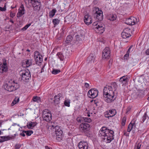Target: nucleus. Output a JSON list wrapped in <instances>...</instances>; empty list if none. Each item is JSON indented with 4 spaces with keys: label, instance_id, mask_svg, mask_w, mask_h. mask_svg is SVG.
Here are the masks:
<instances>
[{
    "label": "nucleus",
    "instance_id": "1",
    "mask_svg": "<svg viewBox=\"0 0 149 149\" xmlns=\"http://www.w3.org/2000/svg\"><path fill=\"white\" fill-rule=\"evenodd\" d=\"M113 131L109 130L105 127H103L100 130L99 134L104 136L103 140L107 143H109L113 139Z\"/></svg>",
    "mask_w": 149,
    "mask_h": 149
},
{
    "label": "nucleus",
    "instance_id": "2",
    "mask_svg": "<svg viewBox=\"0 0 149 149\" xmlns=\"http://www.w3.org/2000/svg\"><path fill=\"white\" fill-rule=\"evenodd\" d=\"M104 100L107 102L110 103L115 99L114 97V92L109 86L106 85L104 88L103 93Z\"/></svg>",
    "mask_w": 149,
    "mask_h": 149
},
{
    "label": "nucleus",
    "instance_id": "3",
    "mask_svg": "<svg viewBox=\"0 0 149 149\" xmlns=\"http://www.w3.org/2000/svg\"><path fill=\"white\" fill-rule=\"evenodd\" d=\"M19 87L18 84L17 83H15L14 81L12 80L6 82L3 86L4 88L10 92L17 90Z\"/></svg>",
    "mask_w": 149,
    "mask_h": 149
},
{
    "label": "nucleus",
    "instance_id": "4",
    "mask_svg": "<svg viewBox=\"0 0 149 149\" xmlns=\"http://www.w3.org/2000/svg\"><path fill=\"white\" fill-rule=\"evenodd\" d=\"M19 74L21 76L19 79L23 80L25 82H27L28 80L31 78V75L29 70H21L19 72Z\"/></svg>",
    "mask_w": 149,
    "mask_h": 149
},
{
    "label": "nucleus",
    "instance_id": "5",
    "mask_svg": "<svg viewBox=\"0 0 149 149\" xmlns=\"http://www.w3.org/2000/svg\"><path fill=\"white\" fill-rule=\"evenodd\" d=\"M93 16L98 21H101L103 19V14L102 11L100 10L99 8L97 7L94 8L93 10Z\"/></svg>",
    "mask_w": 149,
    "mask_h": 149
},
{
    "label": "nucleus",
    "instance_id": "6",
    "mask_svg": "<svg viewBox=\"0 0 149 149\" xmlns=\"http://www.w3.org/2000/svg\"><path fill=\"white\" fill-rule=\"evenodd\" d=\"M91 126L88 123H83L79 125V129L80 131L84 133L87 136L88 134H89V130Z\"/></svg>",
    "mask_w": 149,
    "mask_h": 149
},
{
    "label": "nucleus",
    "instance_id": "7",
    "mask_svg": "<svg viewBox=\"0 0 149 149\" xmlns=\"http://www.w3.org/2000/svg\"><path fill=\"white\" fill-rule=\"evenodd\" d=\"M92 27L94 29H98L101 33H103L105 29L104 25L100 23L99 24L97 22H95L93 23Z\"/></svg>",
    "mask_w": 149,
    "mask_h": 149
},
{
    "label": "nucleus",
    "instance_id": "8",
    "mask_svg": "<svg viewBox=\"0 0 149 149\" xmlns=\"http://www.w3.org/2000/svg\"><path fill=\"white\" fill-rule=\"evenodd\" d=\"M123 20L126 24L131 25H135L138 22L137 19L133 17H131L127 19H124Z\"/></svg>",
    "mask_w": 149,
    "mask_h": 149
},
{
    "label": "nucleus",
    "instance_id": "9",
    "mask_svg": "<svg viewBox=\"0 0 149 149\" xmlns=\"http://www.w3.org/2000/svg\"><path fill=\"white\" fill-rule=\"evenodd\" d=\"M98 91L96 89H91L88 91L87 95L88 97L91 98L96 97L98 95Z\"/></svg>",
    "mask_w": 149,
    "mask_h": 149
},
{
    "label": "nucleus",
    "instance_id": "10",
    "mask_svg": "<svg viewBox=\"0 0 149 149\" xmlns=\"http://www.w3.org/2000/svg\"><path fill=\"white\" fill-rule=\"evenodd\" d=\"M130 29L129 28L125 29L122 32V37L123 38H127L131 36Z\"/></svg>",
    "mask_w": 149,
    "mask_h": 149
},
{
    "label": "nucleus",
    "instance_id": "11",
    "mask_svg": "<svg viewBox=\"0 0 149 149\" xmlns=\"http://www.w3.org/2000/svg\"><path fill=\"white\" fill-rule=\"evenodd\" d=\"M110 56V51L108 47H106L104 49L102 53V56L104 58H109Z\"/></svg>",
    "mask_w": 149,
    "mask_h": 149
},
{
    "label": "nucleus",
    "instance_id": "12",
    "mask_svg": "<svg viewBox=\"0 0 149 149\" xmlns=\"http://www.w3.org/2000/svg\"><path fill=\"white\" fill-rule=\"evenodd\" d=\"M3 64H0V74L6 72L8 70L7 64L6 61L3 62Z\"/></svg>",
    "mask_w": 149,
    "mask_h": 149
},
{
    "label": "nucleus",
    "instance_id": "13",
    "mask_svg": "<svg viewBox=\"0 0 149 149\" xmlns=\"http://www.w3.org/2000/svg\"><path fill=\"white\" fill-rule=\"evenodd\" d=\"M116 111L115 109L109 110V111H106L105 113V116L106 118H109L113 117L116 113Z\"/></svg>",
    "mask_w": 149,
    "mask_h": 149
},
{
    "label": "nucleus",
    "instance_id": "14",
    "mask_svg": "<svg viewBox=\"0 0 149 149\" xmlns=\"http://www.w3.org/2000/svg\"><path fill=\"white\" fill-rule=\"evenodd\" d=\"M78 146L79 149H88V144L86 142H80L79 143Z\"/></svg>",
    "mask_w": 149,
    "mask_h": 149
},
{
    "label": "nucleus",
    "instance_id": "15",
    "mask_svg": "<svg viewBox=\"0 0 149 149\" xmlns=\"http://www.w3.org/2000/svg\"><path fill=\"white\" fill-rule=\"evenodd\" d=\"M135 119H133L131 123L129 125L127 129V131L130 132L131 130L133 129L134 128V129L136 127V124H135Z\"/></svg>",
    "mask_w": 149,
    "mask_h": 149
},
{
    "label": "nucleus",
    "instance_id": "16",
    "mask_svg": "<svg viewBox=\"0 0 149 149\" xmlns=\"http://www.w3.org/2000/svg\"><path fill=\"white\" fill-rule=\"evenodd\" d=\"M84 20L85 24L88 25L92 23V19L91 17L88 15H85Z\"/></svg>",
    "mask_w": 149,
    "mask_h": 149
},
{
    "label": "nucleus",
    "instance_id": "17",
    "mask_svg": "<svg viewBox=\"0 0 149 149\" xmlns=\"http://www.w3.org/2000/svg\"><path fill=\"white\" fill-rule=\"evenodd\" d=\"M52 127L54 128V131L56 134H59V133H60L61 132H63L61 128L59 126L57 125L54 127L53 125H52Z\"/></svg>",
    "mask_w": 149,
    "mask_h": 149
},
{
    "label": "nucleus",
    "instance_id": "18",
    "mask_svg": "<svg viewBox=\"0 0 149 149\" xmlns=\"http://www.w3.org/2000/svg\"><path fill=\"white\" fill-rule=\"evenodd\" d=\"M75 18V16L74 14H70L66 17V18L68 19L69 22L73 21Z\"/></svg>",
    "mask_w": 149,
    "mask_h": 149
},
{
    "label": "nucleus",
    "instance_id": "19",
    "mask_svg": "<svg viewBox=\"0 0 149 149\" xmlns=\"http://www.w3.org/2000/svg\"><path fill=\"white\" fill-rule=\"evenodd\" d=\"M43 119L44 120L46 121L47 122L50 121L52 119V114H49L48 115H45L44 116H42Z\"/></svg>",
    "mask_w": 149,
    "mask_h": 149
},
{
    "label": "nucleus",
    "instance_id": "20",
    "mask_svg": "<svg viewBox=\"0 0 149 149\" xmlns=\"http://www.w3.org/2000/svg\"><path fill=\"white\" fill-rule=\"evenodd\" d=\"M56 139L58 141H61L62 139L63 136V132H61L59 134H56Z\"/></svg>",
    "mask_w": 149,
    "mask_h": 149
},
{
    "label": "nucleus",
    "instance_id": "21",
    "mask_svg": "<svg viewBox=\"0 0 149 149\" xmlns=\"http://www.w3.org/2000/svg\"><path fill=\"white\" fill-rule=\"evenodd\" d=\"M57 56L61 61H63L65 58V57L64 56L63 54L61 52H58L57 53Z\"/></svg>",
    "mask_w": 149,
    "mask_h": 149
},
{
    "label": "nucleus",
    "instance_id": "22",
    "mask_svg": "<svg viewBox=\"0 0 149 149\" xmlns=\"http://www.w3.org/2000/svg\"><path fill=\"white\" fill-rule=\"evenodd\" d=\"M116 15L113 14H110L108 16V18L109 20L113 21L116 19Z\"/></svg>",
    "mask_w": 149,
    "mask_h": 149
},
{
    "label": "nucleus",
    "instance_id": "23",
    "mask_svg": "<svg viewBox=\"0 0 149 149\" xmlns=\"http://www.w3.org/2000/svg\"><path fill=\"white\" fill-rule=\"evenodd\" d=\"M122 83H123V84H125L127 82H128V80L127 75L122 77Z\"/></svg>",
    "mask_w": 149,
    "mask_h": 149
},
{
    "label": "nucleus",
    "instance_id": "24",
    "mask_svg": "<svg viewBox=\"0 0 149 149\" xmlns=\"http://www.w3.org/2000/svg\"><path fill=\"white\" fill-rule=\"evenodd\" d=\"M56 9H53L50 11L49 13V17H53L55 15V13L56 12Z\"/></svg>",
    "mask_w": 149,
    "mask_h": 149
},
{
    "label": "nucleus",
    "instance_id": "25",
    "mask_svg": "<svg viewBox=\"0 0 149 149\" xmlns=\"http://www.w3.org/2000/svg\"><path fill=\"white\" fill-rule=\"evenodd\" d=\"M109 87H111V89H113V91H114L116 90L117 85L116 83L114 82L111 83V85L109 86Z\"/></svg>",
    "mask_w": 149,
    "mask_h": 149
},
{
    "label": "nucleus",
    "instance_id": "26",
    "mask_svg": "<svg viewBox=\"0 0 149 149\" xmlns=\"http://www.w3.org/2000/svg\"><path fill=\"white\" fill-rule=\"evenodd\" d=\"M24 5L23 4L21 5L20 8L19 9L18 12L20 13L24 14Z\"/></svg>",
    "mask_w": 149,
    "mask_h": 149
},
{
    "label": "nucleus",
    "instance_id": "27",
    "mask_svg": "<svg viewBox=\"0 0 149 149\" xmlns=\"http://www.w3.org/2000/svg\"><path fill=\"white\" fill-rule=\"evenodd\" d=\"M33 60L32 59H28L26 60L25 62V64L26 67H29L32 65Z\"/></svg>",
    "mask_w": 149,
    "mask_h": 149
},
{
    "label": "nucleus",
    "instance_id": "28",
    "mask_svg": "<svg viewBox=\"0 0 149 149\" xmlns=\"http://www.w3.org/2000/svg\"><path fill=\"white\" fill-rule=\"evenodd\" d=\"M73 39V37L71 35H69L67 36L66 40L65 41L66 43L68 44Z\"/></svg>",
    "mask_w": 149,
    "mask_h": 149
},
{
    "label": "nucleus",
    "instance_id": "29",
    "mask_svg": "<svg viewBox=\"0 0 149 149\" xmlns=\"http://www.w3.org/2000/svg\"><path fill=\"white\" fill-rule=\"evenodd\" d=\"M35 59L37 64L38 63H40L42 61V55L38 57V58H36Z\"/></svg>",
    "mask_w": 149,
    "mask_h": 149
},
{
    "label": "nucleus",
    "instance_id": "30",
    "mask_svg": "<svg viewBox=\"0 0 149 149\" xmlns=\"http://www.w3.org/2000/svg\"><path fill=\"white\" fill-rule=\"evenodd\" d=\"M49 114H51V112L50 111L47 109H45L42 112V116H44L45 115H48Z\"/></svg>",
    "mask_w": 149,
    "mask_h": 149
},
{
    "label": "nucleus",
    "instance_id": "31",
    "mask_svg": "<svg viewBox=\"0 0 149 149\" xmlns=\"http://www.w3.org/2000/svg\"><path fill=\"white\" fill-rule=\"evenodd\" d=\"M19 97H16L13 101L11 103V105L13 106L15 104H16L19 101Z\"/></svg>",
    "mask_w": 149,
    "mask_h": 149
},
{
    "label": "nucleus",
    "instance_id": "32",
    "mask_svg": "<svg viewBox=\"0 0 149 149\" xmlns=\"http://www.w3.org/2000/svg\"><path fill=\"white\" fill-rule=\"evenodd\" d=\"M76 39L77 41H81L82 38H83V35H76L75 36Z\"/></svg>",
    "mask_w": 149,
    "mask_h": 149
},
{
    "label": "nucleus",
    "instance_id": "33",
    "mask_svg": "<svg viewBox=\"0 0 149 149\" xmlns=\"http://www.w3.org/2000/svg\"><path fill=\"white\" fill-rule=\"evenodd\" d=\"M95 59V57L93 54L90 55L88 58V60L90 61H94Z\"/></svg>",
    "mask_w": 149,
    "mask_h": 149
},
{
    "label": "nucleus",
    "instance_id": "34",
    "mask_svg": "<svg viewBox=\"0 0 149 149\" xmlns=\"http://www.w3.org/2000/svg\"><path fill=\"white\" fill-rule=\"evenodd\" d=\"M141 146V143H136L134 146V149H140Z\"/></svg>",
    "mask_w": 149,
    "mask_h": 149
},
{
    "label": "nucleus",
    "instance_id": "35",
    "mask_svg": "<svg viewBox=\"0 0 149 149\" xmlns=\"http://www.w3.org/2000/svg\"><path fill=\"white\" fill-rule=\"evenodd\" d=\"M60 21L58 19H54L53 20V23L54 25H56L59 23Z\"/></svg>",
    "mask_w": 149,
    "mask_h": 149
},
{
    "label": "nucleus",
    "instance_id": "36",
    "mask_svg": "<svg viewBox=\"0 0 149 149\" xmlns=\"http://www.w3.org/2000/svg\"><path fill=\"white\" fill-rule=\"evenodd\" d=\"M1 138L2 139H1L0 140V142H2L5 141H7L9 139V137L7 136H1Z\"/></svg>",
    "mask_w": 149,
    "mask_h": 149
},
{
    "label": "nucleus",
    "instance_id": "37",
    "mask_svg": "<svg viewBox=\"0 0 149 149\" xmlns=\"http://www.w3.org/2000/svg\"><path fill=\"white\" fill-rule=\"evenodd\" d=\"M55 99L54 101L55 104H58L59 103L60 98L54 96Z\"/></svg>",
    "mask_w": 149,
    "mask_h": 149
},
{
    "label": "nucleus",
    "instance_id": "38",
    "mask_svg": "<svg viewBox=\"0 0 149 149\" xmlns=\"http://www.w3.org/2000/svg\"><path fill=\"white\" fill-rule=\"evenodd\" d=\"M41 55L40 54L39 52L38 51H35L34 53V58H38V57Z\"/></svg>",
    "mask_w": 149,
    "mask_h": 149
},
{
    "label": "nucleus",
    "instance_id": "39",
    "mask_svg": "<svg viewBox=\"0 0 149 149\" xmlns=\"http://www.w3.org/2000/svg\"><path fill=\"white\" fill-rule=\"evenodd\" d=\"M59 70L54 69L52 71V73L53 74H57L60 72Z\"/></svg>",
    "mask_w": 149,
    "mask_h": 149
},
{
    "label": "nucleus",
    "instance_id": "40",
    "mask_svg": "<svg viewBox=\"0 0 149 149\" xmlns=\"http://www.w3.org/2000/svg\"><path fill=\"white\" fill-rule=\"evenodd\" d=\"M126 121V117L124 116L123 117L122 120V126H124L125 124Z\"/></svg>",
    "mask_w": 149,
    "mask_h": 149
},
{
    "label": "nucleus",
    "instance_id": "41",
    "mask_svg": "<svg viewBox=\"0 0 149 149\" xmlns=\"http://www.w3.org/2000/svg\"><path fill=\"white\" fill-rule=\"evenodd\" d=\"M24 132L26 135L28 136H30L33 133V132L32 130L25 131Z\"/></svg>",
    "mask_w": 149,
    "mask_h": 149
},
{
    "label": "nucleus",
    "instance_id": "42",
    "mask_svg": "<svg viewBox=\"0 0 149 149\" xmlns=\"http://www.w3.org/2000/svg\"><path fill=\"white\" fill-rule=\"evenodd\" d=\"M83 119L85 122L90 123L91 121V119L89 118H83Z\"/></svg>",
    "mask_w": 149,
    "mask_h": 149
},
{
    "label": "nucleus",
    "instance_id": "43",
    "mask_svg": "<svg viewBox=\"0 0 149 149\" xmlns=\"http://www.w3.org/2000/svg\"><path fill=\"white\" fill-rule=\"evenodd\" d=\"M70 101L68 100H66L64 101V104L65 106L69 107L70 106Z\"/></svg>",
    "mask_w": 149,
    "mask_h": 149
},
{
    "label": "nucleus",
    "instance_id": "44",
    "mask_svg": "<svg viewBox=\"0 0 149 149\" xmlns=\"http://www.w3.org/2000/svg\"><path fill=\"white\" fill-rule=\"evenodd\" d=\"M147 117L148 118V116H147V113L145 112L142 117V121L143 122L146 119Z\"/></svg>",
    "mask_w": 149,
    "mask_h": 149
},
{
    "label": "nucleus",
    "instance_id": "45",
    "mask_svg": "<svg viewBox=\"0 0 149 149\" xmlns=\"http://www.w3.org/2000/svg\"><path fill=\"white\" fill-rule=\"evenodd\" d=\"M27 126L29 129H31L32 127H33L32 123V122H30L27 123Z\"/></svg>",
    "mask_w": 149,
    "mask_h": 149
},
{
    "label": "nucleus",
    "instance_id": "46",
    "mask_svg": "<svg viewBox=\"0 0 149 149\" xmlns=\"http://www.w3.org/2000/svg\"><path fill=\"white\" fill-rule=\"evenodd\" d=\"M31 24H29L26 25L23 28L22 30L23 31H25L31 25Z\"/></svg>",
    "mask_w": 149,
    "mask_h": 149
},
{
    "label": "nucleus",
    "instance_id": "47",
    "mask_svg": "<svg viewBox=\"0 0 149 149\" xmlns=\"http://www.w3.org/2000/svg\"><path fill=\"white\" fill-rule=\"evenodd\" d=\"M40 99V98L37 96L33 97V100L34 102H38V100H39Z\"/></svg>",
    "mask_w": 149,
    "mask_h": 149
},
{
    "label": "nucleus",
    "instance_id": "48",
    "mask_svg": "<svg viewBox=\"0 0 149 149\" xmlns=\"http://www.w3.org/2000/svg\"><path fill=\"white\" fill-rule=\"evenodd\" d=\"M6 10V7L5 5L3 8L0 7V11H4Z\"/></svg>",
    "mask_w": 149,
    "mask_h": 149
},
{
    "label": "nucleus",
    "instance_id": "49",
    "mask_svg": "<svg viewBox=\"0 0 149 149\" xmlns=\"http://www.w3.org/2000/svg\"><path fill=\"white\" fill-rule=\"evenodd\" d=\"M21 146V145L19 144H16L15 146V149H19Z\"/></svg>",
    "mask_w": 149,
    "mask_h": 149
},
{
    "label": "nucleus",
    "instance_id": "50",
    "mask_svg": "<svg viewBox=\"0 0 149 149\" xmlns=\"http://www.w3.org/2000/svg\"><path fill=\"white\" fill-rule=\"evenodd\" d=\"M129 54L127 53L124 56V58L125 59H127L128 58Z\"/></svg>",
    "mask_w": 149,
    "mask_h": 149
},
{
    "label": "nucleus",
    "instance_id": "51",
    "mask_svg": "<svg viewBox=\"0 0 149 149\" xmlns=\"http://www.w3.org/2000/svg\"><path fill=\"white\" fill-rule=\"evenodd\" d=\"M113 62V60L112 59H110L109 61V67L112 65Z\"/></svg>",
    "mask_w": 149,
    "mask_h": 149
},
{
    "label": "nucleus",
    "instance_id": "52",
    "mask_svg": "<svg viewBox=\"0 0 149 149\" xmlns=\"http://www.w3.org/2000/svg\"><path fill=\"white\" fill-rule=\"evenodd\" d=\"M132 47H133L132 45H131V46H130L129 49H128V50L127 52V53H127L129 54L130 53V50Z\"/></svg>",
    "mask_w": 149,
    "mask_h": 149
},
{
    "label": "nucleus",
    "instance_id": "53",
    "mask_svg": "<svg viewBox=\"0 0 149 149\" xmlns=\"http://www.w3.org/2000/svg\"><path fill=\"white\" fill-rule=\"evenodd\" d=\"M25 131L23 130V131L22 132L20 133V134L21 136H25Z\"/></svg>",
    "mask_w": 149,
    "mask_h": 149
},
{
    "label": "nucleus",
    "instance_id": "54",
    "mask_svg": "<svg viewBox=\"0 0 149 149\" xmlns=\"http://www.w3.org/2000/svg\"><path fill=\"white\" fill-rule=\"evenodd\" d=\"M23 15V14L20 13L18 12L17 14V17L19 18L21 17Z\"/></svg>",
    "mask_w": 149,
    "mask_h": 149
},
{
    "label": "nucleus",
    "instance_id": "55",
    "mask_svg": "<svg viewBox=\"0 0 149 149\" xmlns=\"http://www.w3.org/2000/svg\"><path fill=\"white\" fill-rule=\"evenodd\" d=\"M15 15V13H13L12 12H10V16L11 17H13Z\"/></svg>",
    "mask_w": 149,
    "mask_h": 149
},
{
    "label": "nucleus",
    "instance_id": "56",
    "mask_svg": "<svg viewBox=\"0 0 149 149\" xmlns=\"http://www.w3.org/2000/svg\"><path fill=\"white\" fill-rule=\"evenodd\" d=\"M84 86H85V87L86 88H88L89 86V84L87 83H85Z\"/></svg>",
    "mask_w": 149,
    "mask_h": 149
},
{
    "label": "nucleus",
    "instance_id": "57",
    "mask_svg": "<svg viewBox=\"0 0 149 149\" xmlns=\"http://www.w3.org/2000/svg\"><path fill=\"white\" fill-rule=\"evenodd\" d=\"M55 96L56 97L58 98H60L61 97L62 94L61 93H59L58 94V95H55Z\"/></svg>",
    "mask_w": 149,
    "mask_h": 149
},
{
    "label": "nucleus",
    "instance_id": "58",
    "mask_svg": "<svg viewBox=\"0 0 149 149\" xmlns=\"http://www.w3.org/2000/svg\"><path fill=\"white\" fill-rule=\"evenodd\" d=\"M32 123L33 127H34L37 124V123L36 122H32Z\"/></svg>",
    "mask_w": 149,
    "mask_h": 149
},
{
    "label": "nucleus",
    "instance_id": "59",
    "mask_svg": "<svg viewBox=\"0 0 149 149\" xmlns=\"http://www.w3.org/2000/svg\"><path fill=\"white\" fill-rule=\"evenodd\" d=\"M124 135L126 136H128L129 135V133H127V132H124Z\"/></svg>",
    "mask_w": 149,
    "mask_h": 149
},
{
    "label": "nucleus",
    "instance_id": "60",
    "mask_svg": "<svg viewBox=\"0 0 149 149\" xmlns=\"http://www.w3.org/2000/svg\"><path fill=\"white\" fill-rule=\"evenodd\" d=\"M146 53L147 55H149V49H147L146 52Z\"/></svg>",
    "mask_w": 149,
    "mask_h": 149
},
{
    "label": "nucleus",
    "instance_id": "61",
    "mask_svg": "<svg viewBox=\"0 0 149 149\" xmlns=\"http://www.w3.org/2000/svg\"><path fill=\"white\" fill-rule=\"evenodd\" d=\"M45 147L46 149H52L51 147H49L48 146H45Z\"/></svg>",
    "mask_w": 149,
    "mask_h": 149
},
{
    "label": "nucleus",
    "instance_id": "62",
    "mask_svg": "<svg viewBox=\"0 0 149 149\" xmlns=\"http://www.w3.org/2000/svg\"><path fill=\"white\" fill-rule=\"evenodd\" d=\"M77 120L78 122H80V123L81 122V119H80V118H77Z\"/></svg>",
    "mask_w": 149,
    "mask_h": 149
},
{
    "label": "nucleus",
    "instance_id": "63",
    "mask_svg": "<svg viewBox=\"0 0 149 149\" xmlns=\"http://www.w3.org/2000/svg\"><path fill=\"white\" fill-rule=\"evenodd\" d=\"M44 66H43L42 68H41V73H42V72H43L44 71Z\"/></svg>",
    "mask_w": 149,
    "mask_h": 149
},
{
    "label": "nucleus",
    "instance_id": "64",
    "mask_svg": "<svg viewBox=\"0 0 149 149\" xmlns=\"http://www.w3.org/2000/svg\"><path fill=\"white\" fill-rule=\"evenodd\" d=\"M2 122L1 121H0V127H1L2 125Z\"/></svg>",
    "mask_w": 149,
    "mask_h": 149
}]
</instances>
